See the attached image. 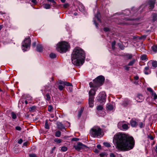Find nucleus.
Here are the masks:
<instances>
[{"mask_svg": "<svg viewBox=\"0 0 157 157\" xmlns=\"http://www.w3.org/2000/svg\"><path fill=\"white\" fill-rule=\"evenodd\" d=\"M109 29L107 27H105L104 29V30L105 32H107L109 31Z\"/></svg>", "mask_w": 157, "mask_h": 157, "instance_id": "nucleus-49", "label": "nucleus"}, {"mask_svg": "<svg viewBox=\"0 0 157 157\" xmlns=\"http://www.w3.org/2000/svg\"><path fill=\"white\" fill-rule=\"evenodd\" d=\"M121 125H122V128L124 129L127 130L128 128L127 124H122V122H120L118 124V127L120 128L121 127Z\"/></svg>", "mask_w": 157, "mask_h": 157, "instance_id": "nucleus-13", "label": "nucleus"}, {"mask_svg": "<svg viewBox=\"0 0 157 157\" xmlns=\"http://www.w3.org/2000/svg\"><path fill=\"white\" fill-rule=\"evenodd\" d=\"M152 20L154 22L155 21H157V14L154 13L152 14Z\"/></svg>", "mask_w": 157, "mask_h": 157, "instance_id": "nucleus-19", "label": "nucleus"}, {"mask_svg": "<svg viewBox=\"0 0 157 157\" xmlns=\"http://www.w3.org/2000/svg\"><path fill=\"white\" fill-rule=\"evenodd\" d=\"M135 59H133L132 61H130L128 64V66H132L135 63Z\"/></svg>", "mask_w": 157, "mask_h": 157, "instance_id": "nucleus-27", "label": "nucleus"}, {"mask_svg": "<svg viewBox=\"0 0 157 157\" xmlns=\"http://www.w3.org/2000/svg\"><path fill=\"white\" fill-rule=\"evenodd\" d=\"M67 150V148L65 146H63L61 147V150L62 151H66Z\"/></svg>", "mask_w": 157, "mask_h": 157, "instance_id": "nucleus-34", "label": "nucleus"}, {"mask_svg": "<svg viewBox=\"0 0 157 157\" xmlns=\"http://www.w3.org/2000/svg\"><path fill=\"white\" fill-rule=\"evenodd\" d=\"M45 99L46 100L49 101L50 100L51 97L49 93H47L45 95Z\"/></svg>", "mask_w": 157, "mask_h": 157, "instance_id": "nucleus-20", "label": "nucleus"}, {"mask_svg": "<svg viewBox=\"0 0 157 157\" xmlns=\"http://www.w3.org/2000/svg\"><path fill=\"white\" fill-rule=\"evenodd\" d=\"M30 100H31V99H32V98L31 97L30 98H29ZM31 102V101H29L28 100V99H26L25 101V104H28V102Z\"/></svg>", "mask_w": 157, "mask_h": 157, "instance_id": "nucleus-46", "label": "nucleus"}, {"mask_svg": "<svg viewBox=\"0 0 157 157\" xmlns=\"http://www.w3.org/2000/svg\"><path fill=\"white\" fill-rule=\"evenodd\" d=\"M45 127L47 129H49V127L48 124V121L47 120L45 121Z\"/></svg>", "mask_w": 157, "mask_h": 157, "instance_id": "nucleus-32", "label": "nucleus"}, {"mask_svg": "<svg viewBox=\"0 0 157 157\" xmlns=\"http://www.w3.org/2000/svg\"><path fill=\"white\" fill-rule=\"evenodd\" d=\"M84 59V51L80 47H75L72 54L71 60L72 63L76 66H79L83 64Z\"/></svg>", "mask_w": 157, "mask_h": 157, "instance_id": "nucleus-2", "label": "nucleus"}, {"mask_svg": "<svg viewBox=\"0 0 157 157\" xmlns=\"http://www.w3.org/2000/svg\"><path fill=\"white\" fill-rule=\"evenodd\" d=\"M98 100L101 104L105 103L106 101V94L104 92L100 93L99 95Z\"/></svg>", "mask_w": 157, "mask_h": 157, "instance_id": "nucleus-6", "label": "nucleus"}, {"mask_svg": "<svg viewBox=\"0 0 157 157\" xmlns=\"http://www.w3.org/2000/svg\"><path fill=\"white\" fill-rule=\"evenodd\" d=\"M72 86V84L71 83H70L67 82H65L64 86Z\"/></svg>", "mask_w": 157, "mask_h": 157, "instance_id": "nucleus-28", "label": "nucleus"}, {"mask_svg": "<svg viewBox=\"0 0 157 157\" xmlns=\"http://www.w3.org/2000/svg\"><path fill=\"white\" fill-rule=\"evenodd\" d=\"M72 87V86H70L69 88L70 91L71 92L73 90V88Z\"/></svg>", "mask_w": 157, "mask_h": 157, "instance_id": "nucleus-60", "label": "nucleus"}, {"mask_svg": "<svg viewBox=\"0 0 157 157\" xmlns=\"http://www.w3.org/2000/svg\"><path fill=\"white\" fill-rule=\"evenodd\" d=\"M54 141L56 142L57 143L59 144L61 142L62 140L60 139H55L54 140Z\"/></svg>", "mask_w": 157, "mask_h": 157, "instance_id": "nucleus-38", "label": "nucleus"}, {"mask_svg": "<svg viewBox=\"0 0 157 157\" xmlns=\"http://www.w3.org/2000/svg\"><path fill=\"white\" fill-rule=\"evenodd\" d=\"M126 57L128 59H131L132 58V55L131 54H128L126 55Z\"/></svg>", "mask_w": 157, "mask_h": 157, "instance_id": "nucleus-41", "label": "nucleus"}, {"mask_svg": "<svg viewBox=\"0 0 157 157\" xmlns=\"http://www.w3.org/2000/svg\"><path fill=\"white\" fill-rule=\"evenodd\" d=\"M65 82L62 81L60 80H59L58 83L60 84H63L64 85Z\"/></svg>", "mask_w": 157, "mask_h": 157, "instance_id": "nucleus-47", "label": "nucleus"}, {"mask_svg": "<svg viewBox=\"0 0 157 157\" xmlns=\"http://www.w3.org/2000/svg\"><path fill=\"white\" fill-rule=\"evenodd\" d=\"M69 6V5L68 3H65L63 5V7L64 8H67Z\"/></svg>", "mask_w": 157, "mask_h": 157, "instance_id": "nucleus-45", "label": "nucleus"}, {"mask_svg": "<svg viewBox=\"0 0 157 157\" xmlns=\"http://www.w3.org/2000/svg\"><path fill=\"white\" fill-rule=\"evenodd\" d=\"M61 135V132L59 131H58L56 132L55 135L56 136L59 137Z\"/></svg>", "mask_w": 157, "mask_h": 157, "instance_id": "nucleus-29", "label": "nucleus"}, {"mask_svg": "<svg viewBox=\"0 0 157 157\" xmlns=\"http://www.w3.org/2000/svg\"><path fill=\"white\" fill-rule=\"evenodd\" d=\"M64 88V86L60 85L58 86V89L60 90H62Z\"/></svg>", "mask_w": 157, "mask_h": 157, "instance_id": "nucleus-40", "label": "nucleus"}, {"mask_svg": "<svg viewBox=\"0 0 157 157\" xmlns=\"http://www.w3.org/2000/svg\"><path fill=\"white\" fill-rule=\"evenodd\" d=\"M44 7L46 9H49L51 8V5L49 4H45L44 5Z\"/></svg>", "mask_w": 157, "mask_h": 157, "instance_id": "nucleus-24", "label": "nucleus"}, {"mask_svg": "<svg viewBox=\"0 0 157 157\" xmlns=\"http://www.w3.org/2000/svg\"><path fill=\"white\" fill-rule=\"evenodd\" d=\"M28 143H28V142H25V143H24V144H23V145H24V146H26L27 145H28Z\"/></svg>", "mask_w": 157, "mask_h": 157, "instance_id": "nucleus-57", "label": "nucleus"}, {"mask_svg": "<svg viewBox=\"0 0 157 157\" xmlns=\"http://www.w3.org/2000/svg\"><path fill=\"white\" fill-rule=\"evenodd\" d=\"M70 45L68 43L62 41L59 43L57 44V50L60 53L66 52L70 48Z\"/></svg>", "mask_w": 157, "mask_h": 157, "instance_id": "nucleus-4", "label": "nucleus"}, {"mask_svg": "<svg viewBox=\"0 0 157 157\" xmlns=\"http://www.w3.org/2000/svg\"><path fill=\"white\" fill-rule=\"evenodd\" d=\"M144 72L146 75H148L150 73L149 68L148 66H147L145 67Z\"/></svg>", "mask_w": 157, "mask_h": 157, "instance_id": "nucleus-16", "label": "nucleus"}, {"mask_svg": "<svg viewBox=\"0 0 157 157\" xmlns=\"http://www.w3.org/2000/svg\"><path fill=\"white\" fill-rule=\"evenodd\" d=\"M124 67L126 70L128 71L129 70V69L130 68L129 67H128L127 66H125Z\"/></svg>", "mask_w": 157, "mask_h": 157, "instance_id": "nucleus-50", "label": "nucleus"}, {"mask_svg": "<svg viewBox=\"0 0 157 157\" xmlns=\"http://www.w3.org/2000/svg\"><path fill=\"white\" fill-rule=\"evenodd\" d=\"M23 142V140L22 139H20L18 141V143L19 144H21Z\"/></svg>", "mask_w": 157, "mask_h": 157, "instance_id": "nucleus-52", "label": "nucleus"}, {"mask_svg": "<svg viewBox=\"0 0 157 157\" xmlns=\"http://www.w3.org/2000/svg\"><path fill=\"white\" fill-rule=\"evenodd\" d=\"M47 0L48 1L51 2H52V3H56V2L54 0Z\"/></svg>", "mask_w": 157, "mask_h": 157, "instance_id": "nucleus-54", "label": "nucleus"}, {"mask_svg": "<svg viewBox=\"0 0 157 157\" xmlns=\"http://www.w3.org/2000/svg\"><path fill=\"white\" fill-rule=\"evenodd\" d=\"M147 56L146 55H143L141 56V59L142 60H145L147 59Z\"/></svg>", "mask_w": 157, "mask_h": 157, "instance_id": "nucleus-25", "label": "nucleus"}, {"mask_svg": "<svg viewBox=\"0 0 157 157\" xmlns=\"http://www.w3.org/2000/svg\"><path fill=\"white\" fill-rule=\"evenodd\" d=\"M36 109V107L35 106H33L30 107L29 110L30 111H32Z\"/></svg>", "mask_w": 157, "mask_h": 157, "instance_id": "nucleus-43", "label": "nucleus"}, {"mask_svg": "<svg viewBox=\"0 0 157 157\" xmlns=\"http://www.w3.org/2000/svg\"><path fill=\"white\" fill-rule=\"evenodd\" d=\"M134 78L135 79L137 80L139 79V78L138 76H136L134 77Z\"/></svg>", "mask_w": 157, "mask_h": 157, "instance_id": "nucleus-58", "label": "nucleus"}, {"mask_svg": "<svg viewBox=\"0 0 157 157\" xmlns=\"http://www.w3.org/2000/svg\"><path fill=\"white\" fill-rule=\"evenodd\" d=\"M86 146L82 143L78 142L76 145L74 146V147L77 151H80L81 149H84Z\"/></svg>", "mask_w": 157, "mask_h": 157, "instance_id": "nucleus-8", "label": "nucleus"}, {"mask_svg": "<svg viewBox=\"0 0 157 157\" xmlns=\"http://www.w3.org/2000/svg\"><path fill=\"white\" fill-rule=\"evenodd\" d=\"M43 48L40 44H38L36 47V50L38 52H41L42 51Z\"/></svg>", "mask_w": 157, "mask_h": 157, "instance_id": "nucleus-17", "label": "nucleus"}, {"mask_svg": "<svg viewBox=\"0 0 157 157\" xmlns=\"http://www.w3.org/2000/svg\"><path fill=\"white\" fill-rule=\"evenodd\" d=\"M149 138L151 140H153L154 139V137L153 136H149Z\"/></svg>", "mask_w": 157, "mask_h": 157, "instance_id": "nucleus-63", "label": "nucleus"}, {"mask_svg": "<svg viewBox=\"0 0 157 157\" xmlns=\"http://www.w3.org/2000/svg\"><path fill=\"white\" fill-rule=\"evenodd\" d=\"M15 128L16 130L18 131H20L21 130V128L19 126H17Z\"/></svg>", "mask_w": 157, "mask_h": 157, "instance_id": "nucleus-51", "label": "nucleus"}, {"mask_svg": "<svg viewBox=\"0 0 157 157\" xmlns=\"http://www.w3.org/2000/svg\"><path fill=\"white\" fill-rule=\"evenodd\" d=\"M104 77L102 75L98 76L93 80V82H90L89 83V85L90 87L94 88H98L102 85L105 81Z\"/></svg>", "mask_w": 157, "mask_h": 157, "instance_id": "nucleus-3", "label": "nucleus"}, {"mask_svg": "<svg viewBox=\"0 0 157 157\" xmlns=\"http://www.w3.org/2000/svg\"><path fill=\"white\" fill-rule=\"evenodd\" d=\"M94 98H89V106L90 107H92L94 106Z\"/></svg>", "mask_w": 157, "mask_h": 157, "instance_id": "nucleus-14", "label": "nucleus"}, {"mask_svg": "<svg viewBox=\"0 0 157 157\" xmlns=\"http://www.w3.org/2000/svg\"><path fill=\"white\" fill-rule=\"evenodd\" d=\"M131 101L127 99L125 100L123 102L122 105L124 107L126 106L128 104H130Z\"/></svg>", "mask_w": 157, "mask_h": 157, "instance_id": "nucleus-15", "label": "nucleus"}, {"mask_svg": "<svg viewBox=\"0 0 157 157\" xmlns=\"http://www.w3.org/2000/svg\"><path fill=\"white\" fill-rule=\"evenodd\" d=\"M147 90L148 91L150 92V94H151V95L153 94V93H154L153 90L151 88H148Z\"/></svg>", "mask_w": 157, "mask_h": 157, "instance_id": "nucleus-35", "label": "nucleus"}, {"mask_svg": "<svg viewBox=\"0 0 157 157\" xmlns=\"http://www.w3.org/2000/svg\"><path fill=\"white\" fill-rule=\"evenodd\" d=\"M139 126L140 128H141L143 127H144V125L143 124V123L142 122H140L139 124Z\"/></svg>", "mask_w": 157, "mask_h": 157, "instance_id": "nucleus-44", "label": "nucleus"}, {"mask_svg": "<svg viewBox=\"0 0 157 157\" xmlns=\"http://www.w3.org/2000/svg\"><path fill=\"white\" fill-rule=\"evenodd\" d=\"M103 144L106 147H109L111 146L110 144L107 142H104Z\"/></svg>", "mask_w": 157, "mask_h": 157, "instance_id": "nucleus-39", "label": "nucleus"}, {"mask_svg": "<svg viewBox=\"0 0 157 157\" xmlns=\"http://www.w3.org/2000/svg\"><path fill=\"white\" fill-rule=\"evenodd\" d=\"M83 111V109L82 108L79 111L78 115V118H79L81 117Z\"/></svg>", "mask_w": 157, "mask_h": 157, "instance_id": "nucleus-22", "label": "nucleus"}, {"mask_svg": "<svg viewBox=\"0 0 157 157\" xmlns=\"http://www.w3.org/2000/svg\"><path fill=\"white\" fill-rule=\"evenodd\" d=\"M96 17L97 19L99 21H101V20L99 17V14H97L96 15Z\"/></svg>", "mask_w": 157, "mask_h": 157, "instance_id": "nucleus-53", "label": "nucleus"}, {"mask_svg": "<svg viewBox=\"0 0 157 157\" xmlns=\"http://www.w3.org/2000/svg\"><path fill=\"white\" fill-rule=\"evenodd\" d=\"M156 0H150L149 2V9L152 10L153 9L154 7V5L155 3Z\"/></svg>", "mask_w": 157, "mask_h": 157, "instance_id": "nucleus-10", "label": "nucleus"}, {"mask_svg": "<svg viewBox=\"0 0 157 157\" xmlns=\"http://www.w3.org/2000/svg\"><path fill=\"white\" fill-rule=\"evenodd\" d=\"M130 123L131 126L133 127H136L138 125L137 122L133 119L130 120Z\"/></svg>", "mask_w": 157, "mask_h": 157, "instance_id": "nucleus-12", "label": "nucleus"}, {"mask_svg": "<svg viewBox=\"0 0 157 157\" xmlns=\"http://www.w3.org/2000/svg\"><path fill=\"white\" fill-rule=\"evenodd\" d=\"M53 109V108L52 105H49L48 106V110L49 112H51Z\"/></svg>", "mask_w": 157, "mask_h": 157, "instance_id": "nucleus-37", "label": "nucleus"}, {"mask_svg": "<svg viewBox=\"0 0 157 157\" xmlns=\"http://www.w3.org/2000/svg\"><path fill=\"white\" fill-rule=\"evenodd\" d=\"M116 43V42L115 41H114L112 43L111 46L113 49H114L115 48V45Z\"/></svg>", "mask_w": 157, "mask_h": 157, "instance_id": "nucleus-36", "label": "nucleus"}, {"mask_svg": "<svg viewBox=\"0 0 157 157\" xmlns=\"http://www.w3.org/2000/svg\"><path fill=\"white\" fill-rule=\"evenodd\" d=\"M31 44V40L29 37L25 38L24 42L22 43V46L24 47V49L23 50H26L25 49L29 47Z\"/></svg>", "mask_w": 157, "mask_h": 157, "instance_id": "nucleus-7", "label": "nucleus"}, {"mask_svg": "<svg viewBox=\"0 0 157 157\" xmlns=\"http://www.w3.org/2000/svg\"><path fill=\"white\" fill-rule=\"evenodd\" d=\"M113 140L116 143V147L124 151L132 149L135 145V140L132 136L122 133L116 134L113 137Z\"/></svg>", "mask_w": 157, "mask_h": 157, "instance_id": "nucleus-1", "label": "nucleus"}, {"mask_svg": "<svg viewBox=\"0 0 157 157\" xmlns=\"http://www.w3.org/2000/svg\"><path fill=\"white\" fill-rule=\"evenodd\" d=\"M152 50L155 52H157V46L153 45L152 47Z\"/></svg>", "mask_w": 157, "mask_h": 157, "instance_id": "nucleus-33", "label": "nucleus"}, {"mask_svg": "<svg viewBox=\"0 0 157 157\" xmlns=\"http://www.w3.org/2000/svg\"><path fill=\"white\" fill-rule=\"evenodd\" d=\"M110 157H115L113 153H111L110 154Z\"/></svg>", "mask_w": 157, "mask_h": 157, "instance_id": "nucleus-62", "label": "nucleus"}, {"mask_svg": "<svg viewBox=\"0 0 157 157\" xmlns=\"http://www.w3.org/2000/svg\"><path fill=\"white\" fill-rule=\"evenodd\" d=\"M90 132L93 137H98L101 135L102 129L98 126H94L90 129Z\"/></svg>", "mask_w": 157, "mask_h": 157, "instance_id": "nucleus-5", "label": "nucleus"}, {"mask_svg": "<svg viewBox=\"0 0 157 157\" xmlns=\"http://www.w3.org/2000/svg\"><path fill=\"white\" fill-rule=\"evenodd\" d=\"M146 36H141L140 39H144L146 38Z\"/></svg>", "mask_w": 157, "mask_h": 157, "instance_id": "nucleus-59", "label": "nucleus"}, {"mask_svg": "<svg viewBox=\"0 0 157 157\" xmlns=\"http://www.w3.org/2000/svg\"><path fill=\"white\" fill-rule=\"evenodd\" d=\"M31 2L35 4H36L37 3V2L36 0H32Z\"/></svg>", "mask_w": 157, "mask_h": 157, "instance_id": "nucleus-55", "label": "nucleus"}, {"mask_svg": "<svg viewBox=\"0 0 157 157\" xmlns=\"http://www.w3.org/2000/svg\"><path fill=\"white\" fill-rule=\"evenodd\" d=\"M151 64L152 67L154 68L157 67V61L155 60H152Z\"/></svg>", "mask_w": 157, "mask_h": 157, "instance_id": "nucleus-21", "label": "nucleus"}, {"mask_svg": "<svg viewBox=\"0 0 157 157\" xmlns=\"http://www.w3.org/2000/svg\"><path fill=\"white\" fill-rule=\"evenodd\" d=\"M144 98L143 95L140 94H137L136 98V100L138 102H142L144 100Z\"/></svg>", "mask_w": 157, "mask_h": 157, "instance_id": "nucleus-11", "label": "nucleus"}, {"mask_svg": "<svg viewBox=\"0 0 157 157\" xmlns=\"http://www.w3.org/2000/svg\"><path fill=\"white\" fill-rule=\"evenodd\" d=\"M97 90V88L91 89L89 92V98H94L96 94V92Z\"/></svg>", "mask_w": 157, "mask_h": 157, "instance_id": "nucleus-9", "label": "nucleus"}, {"mask_svg": "<svg viewBox=\"0 0 157 157\" xmlns=\"http://www.w3.org/2000/svg\"><path fill=\"white\" fill-rule=\"evenodd\" d=\"M50 57L52 59L55 58L56 57V55L55 54L53 53H51L49 55Z\"/></svg>", "mask_w": 157, "mask_h": 157, "instance_id": "nucleus-30", "label": "nucleus"}, {"mask_svg": "<svg viewBox=\"0 0 157 157\" xmlns=\"http://www.w3.org/2000/svg\"><path fill=\"white\" fill-rule=\"evenodd\" d=\"M155 151H156V153H157V144H156V145L155 146Z\"/></svg>", "mask_w": 157, "mask_h": 157, "instance_id": "nucleus-64", "label": "nucleus"}, {"mask_svg": "<svg viewBox=\"0 0 157 157\" xmlns=\"http://www.w3.org/2000/svg\"><path fill=\"white\" fill-rule=\"evenodd\" d=\"M48 86H45V91H49L50 90V89H49V90H47V89L48 88Z\"/></svg>", "mask_w": 157, "mask_h": 157, "instance_id": "nucleus-61", "label": "nucleus"}, {"mask_svg": "<svg viewBox=\"0 0 157 157\" xmlns=\"http://www.w3.org/2000/svg\"><path fill=\"white\" fill-rule=\"evenodd\" d=\"M107 107L109 110H111L113 109V106L111 105H108Z\"/></svg>", "mask_w": 157, "mask_h": 157, "instance_id": "nucleus-31", "label": "nucleus"}, {"mask_svg": "<svg viewBox=\"0 0 157 157\" xmlns=\"http://www.w3.org/2000/svg\"><path fill=\"white\" fill-rule=\"evenodd\" d=\"M57 127L59 129H64L65 128L63 124L59 122L57 124Z\"/></svg>", "mask_w": 157, "mask_h": 157, "instance_id": "nucleus-18", "label": "nucleus"}, {"mask_svg": "<svg viewBox=\"0 0 157 157\" xmlns=\"http://www.w3.org/2000/svg\"><path fill=\"white\" fill-rule=\"evenodd\" d=\"M11 116L12 118L13 119H15L17 118V115L16 114L13 112L11 113Z\"/></svg>", "mask_w": 157, "mask_h": 157, "instance_id": "nucleus-26", "label": "nucleus"}, {"mask_svg": "<svg viewBox=\"0 0 157 157\" xmlns=\"http://www.w3.org/2000/svg\"><path fill=\"white\" fill-rule=\"evenodd\" d=\"M97 110L98 111L100 110H103V106L101 105H99L97 107Z\"/></svg>", "mask_w": 157, "mask_h": 157, "instance_id": "nucleus-23", "label": "nucleus"}, {"mask_svg": "<svg viewBox=\"0 0 157 157\" xmlns=\"http://www.w3.org/2000/svg\"><path fill=\"white\" fill-rule=\"evenodd\" d=\"M79 140V139L77 138H74L72 139V141H77Z\"/></svg>", "mask_w": 157, "mask_h": 157, "instance_id": "nucleus-48", "label": "nucleus"}, {"mask_svg": "<svg viewBox=\"0 0 157 157\" xmlns=\"http://www.w3.org/2000/svg\"><path fill=\"white\" fill-rule=\"evenodd\" d=\"M29 156L30 157H37L36 155L33 153L29 154Z\"/></svg>", "mask_w": 157, "mask_h": 157, "instance_id": "nucleus-42", "label": "nucleus"}, {"mask_svg": "<svg viewBox=\"0 0 157 157\" xmlns=\"http://www.w3.org/2000/svg\"><path fill=\"white\" fill-rule=\"evenodd\" d=\"M36 44V42H34L32 44V46L33 47H35Z\"/></svg>", "mask_w": 157, "mask_h": 157, "instance_id": "nucleus-56", "label": "nucleus"}]
</instances>
